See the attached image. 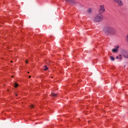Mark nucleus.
Instances as JSON below:
<instances>
[{"instance_id": "nucleus-1", "label": "nucleus", "mask_w": 128, "mask_h": 128, "mask_svg": "<svg viewBox=\"0 0 128 128\" xmlns=\"http://www.w3.org/2000/svg\"><path fill=\"white\" fill-rule=\"evenodd\" d=\"M103 32L109 36H114L116 34V28L111 26H106L103 28Z\"/></svg>"}, {"instance_id": "nucleus-2", "label": "nucleus", "mask_w": 128, "mask_h": 128, "mask_svg": "<svg viewBox=\"0 0 128 128\" xmlns=\"http://www.w3.org/2000/svg\"><path fill=\"white\" fill-rule=\"evenodd\" d=\"M104 20V15L101 13L96 14L94 17V22H100Z\"/></svg>"}, {"instance_id": "nucleus-3", "label": "nucleus", "mask_w": 128, "mask_h": 128, "mask_svg": "<svg viewBox=\"0 0 128 128\" xmlns=\"http://www.w3.org/2000/svg\"><path fill=\"white\" fill-rule=\"evenodd\" d=\"M121 54L126 58H128V52L126 50L122 49L121 50Z\"/></svg>"}, {"instance_id": "nucleus-4", "label": "nucleus", "mask_w": 128, "mask_h": 128, "mask_svg": "<svg viewBox=\"0 0 128 128\" xmlns=\"http://www.w3.org/2000/svg\"><path fill=\"white\" fill-rule=\"evenodd\" d=\"M114 2H116L119 6H124V2L122 0H114Z\"/></svg>"}, {"instance_id": "nucleus-5", "label": "nucleus", "mask_w": 128, "mask_h": 128, "mask_svg": "<svg viewBox=\"0 0 128 128\" xmlns=\"http://www.w3.org/2000/svg\"><path fill=\"white\" fill-rule=\"evenodd\" d=\"M65 0L66 2H68V4H78L74 0Z\"/></svg>"}, {"instance_id": "nucleus-6", "label": "nucleus", "mask_w": 128, "mask_h": 128, "mask_svg": "<svg viewBox=\"0 0 128 128\" xmlns=\"http://www.w3.org/2000/svg\"><path fill=\"white\" fill-rule=\"evenodd\" d=\"M115 48L112 49V52H118V49L120 48V46L117 45L114 46Z\"/></svg>"}, {"instance_id": "nucleus-7", "label": "nucleus", "mask_w": 128, "mask_h": 128, "mask_svg": "<svg viewBox=\"0 0 128 128\" xmlns=\"http://www.w3.org/2000/svg\"><path fill=\"white\" fill-rule=\"evenodd\" d=\"M100 10H99V12L100 14H102L106 10V9H104V7L102 5L100 6Z\"/></svg>"}, {"instance_id": "nucleus-8", "label": "nucleus", "mask_w": 128, "mask_h": 128, "mask_svg": "<svg viewBox=\"0 0 128 128\" xmlns=\"http://www.w3.org/2000/svg\"><path fill=\"white\" fill-rule=\"evenodd\" d=\"M51 95H52V96L53 98H56V96H58V94H54L52 92H51Z\"/></svg>"}, {"instance_id": "nucleus-9", "label": "nucleus", "mask_w": 128, "mask_h": 128, "mask_svg": "<svg viewBox=\"0 0 128 128\" xmlns=\"http://www.w3.org/2000/svg\"><path fill=\"white\" fill-rule=\"evenodd\" d=\"M87 12H88V14H90L92 12V8H89L88 9V10H87Z\"/></svg>"}, {"instance_id": "nucleus-10", "label": "nucleus", "mask_w": 128, "mask_h": 128, "mask_svg": "<svg viewBox=\"0 0 128 128\" xmlns=\"http://www.w3.org/2000/svg\"><path fill=\"white\" fill-rule=\"evenodd\" d=\"M110 60H112V61L114 62V60L115 58H114V56H110Z\"/></svg>"}, {"instance_id": "nucleus-11", "label": "nucleus", "mask_w": 128, "mask_h": 128, "mask_svg": "<svg viewBox=\"0 0 128 128\" xmlns=\"http://www.w3.org/2000/svg\"><path fill=\"white\" fill-rule=\"evenodd\" d=\"M18 84H17L16 82L14 83V88H18Z\"/></svg>"}, {"instance_id": "nucleus-12", "label": "nucleus", "mask_w": 128, "mask_h": 128, "mask_svg": "<svg viewBox=\"0 0 128 128\" xmlns=\"http://www.w3.org/2000/svg\"><path fill=\"white\" fill-rule=\"evenodd\" d=\"M44 68H45L44 69V70H48V68L46 67V66H44Z\"/></svg>"}, {"instance_id": "nucleus-13", "label": "nucleus", "mask_w": 128, "mask_h": 128, "mask_svg": "<svg viewBox=\"0 0 128 128\" xmlns=\"http://www.w3.org/2000/svg\"><path fill=\"white\" fill-rule=\"evenodd\" d=\"M30 107L32 108H34V106L32 104Z\"/></svg>"}, {"instance_id": "nucleus-14", "label": "nucleus", "mask_w": 128, "mask_h": 128, "mask_svg": "<svg viewBox=\"0 0 128 128\" xmlns=\"http://www.w3.org/2000/svg\"><path fill=\"white\" fill-rule=\"evenodd\" d=\"M116 58H117V59L119 58L118 56H116Z\"/></svg>"}, {"instance_id": "nucleus-15", "label": "nucleus", "mask_w": 128, "mask_h": 128, "mask_svg": "<svg viewBox=\"0 0 128 128\" xmlns=\"http://www.w3.org/2000/svg\"><path fill=\"white\" fill-rule=\"evenodd\" d=\"M120 58H122V55H119Z\"/></svg>"}, {"instance_id": "nucleus-16", "label": "nucleus", "mask_w": 128, "mask_h": 128, "mask_svg": "<svg viewBox=\"0 0 128 128\" xmlns=\"http://www.w3.org/2000/svg\"><path fill=\"white\" fill-rule=\"evenodd\" d=\"M120 60H122V57H120Z\"/></svg>"}, {"instance_id": "nucleus-17", "label": "nucleus", "mask_w": 128, "mask_h": 128, "mask_svg": "<svg viewBox=\"0 0 128 128\" xmlns=\"http://www.w3.org/2000/svg\"><path fill=\"white\" fill-rule=\"evenodd\" d=\"M26 62L28 64V60H26Z\"/></svg>"}, {"instance_id": "nucleus-18", "label": "nucleus", "mask_w": 128, "mask_h": 128, "mask_svg": "<svg viewBox=\"0 0 128 128\" xmlns=\"http://www.w3.org/2000/svg\"><path fill=\"white\" fill-rule=\"evenodd\" d=\"M16 96H18V94H16Z\"/></svg>"}, {"instance_id": "nucleus-19", "label": "nucleus", "mask_w": 128, "mask_h": 128, "mask_svg": "<svg viewBox=\"0 0 128 128\" xmlns=\"http://www.w3.org/2000/svg\"><path fill=\"white\" fill-rule=\"evenodd\" d=\"M31 76H29V78H30Z\"/></svg>"}, {"instance_id": "nucleus-20", "label": "nucleus", "mask_w": 128, "mask_h": 128, "mask_svg": "<svg viewBox=\"0 0 128 128\" xmlns=\"http://www.w3.org/2000/svg\"><path fill=\"white\" fill-rule=\"evenodd\" d=\"M28 72V74H30V72Z\"/></svg>"}, {"instance_id": "nucleus-21", "label": "nucleus", "mask_w": 128, "mask_h": 128, "mask_svg": "<svg viewBox=\"0 0 128 128\" xmlns=\"http://www.w3.org/2000/svg\"><path fill=\"white\" fill-rule=\"evenodd\" d=\"M124 68H126V66H124Z\"/></svg>"}, {"instance_id": "nucleus-22", "label": "nucleus", "mask_w": 128, "mask_h": 128, "mask_svg": "<svg viewBox=\"0 0 128 128\" xmlns=\"http://www.w3.org/2000/svg\"><path fill=\"white\" fill-rule=\"evenodd\" d=\"M11 62H12V60L11 61Z\"/></svg>"}]
</instances>
